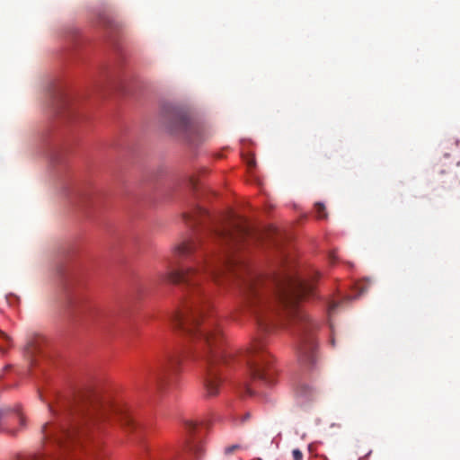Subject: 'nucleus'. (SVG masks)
Masks as SVG:
<instances>
[{
	"mask_svg": "<svg viewBox=\"0 0 460 460\" xmlns=\"http://www.w3.org/2000/svg\"><path fill=\"white\" fill-rule=\"evenodd\" d=\"M185 428L190 431L192 432L197 428V423L193 420H186L184 422Z\"/></svg>",
	"mask_w": 460,
	"mask_h": 460,
	"instance_id": "1a4fd4ad",
	"label": "nucleus"
},
{
	"mask_svg": "<svg viewBox=\"0 0 460 460\" xmlns=\"http://www.w3.org/2000/svg\"><path fill=\"white\" fill-rule=\"evenodd\" d=\"M338 305H339V304H338V303H334V302H333V303H332V304L330 305V306H329V314H332V313L335 310V308H336Z\"/></svg>",
	"mask_w": 460,
	"mask_h": 460,
	"instance_id": "ddd939ff",
	"label": "nucleus"
},
{
	"mask_svg": "<svg viewBox=\"0 0 460 460\" xmlns=\"http://www.w3.org/2000/svg\"><path fill=\"white\" fill-rule=\"evenodd\" d=\"M66 424L56 426L51 433L48 431L50 423L42 427L46 438L66 450L75 444L83 447L82 439L90 430H103L115 422L133 441H140L144 430L126 406L97 394H89L76 401L66 411Z\"/></svg>",
	"mask_w": 460,
	"mask_h": 460,
	"instance_id": "f03ea898",
	"label": "nucleus"
},
{
	"mask_svg": "<svg viewBox=\"0 0 460 460\" xmlns=\"http://www.w3.org/2000/svg\"><path fill=\"white\" fill-rule=\"evenodd\" d=\"M254 165H255V161H254V160H251V161L249 162V166H250V167H252V166H254Z\"/></svg>",
	"mask_w": 460,
	"mask_h": 460,
	"instance_id": "4468645a",
	"label": "nucleus"
},
{
	"mask_svg": "<svg viewBox=\"0 0 460 460\" xmlns=\"http://www.w3.org/2000/svg\"><path fill=\"white\" fill-rule=\"evenodd\" d=\"M292 456H293L294 460H302L303 459V454L297 448H296L292 451Z\"/></svg>",
	"mask_w": 460,
	"mask_h": 460,
	"instance_id": "9b49d317",
	"label": "nucleus"
},
{
	"mask_svg": "<svg viewBox=\"0 0 460 460\" xmlns=\"http://www.w3.org/2000/svg\"><path fill=\"white\" fill-rule=\"evenodd\" d=\"M183 218L193 228L204 226V233L174 246V255L189 259L190 265L179 269L170 265L161 278L183 288L185 302L168 315V320L175 330L194 340L191 358L200 370L206 395L219 394L220 367H232L241 360L233 350L223 348L222 330L210 313L202 287L208 277L217 284L226 277L236 285L243 309L261 332L273 330L277 319L282 325L294 326L298 333V360L304 367L313 368L317 361V346L312 332L315 324L298 305L302 297L313 292V284L288 269L273 276H262L243 260L234 258V250L255 238L247 221L234 213L216 218L208 212H187Z\"/></svg>",
	"mask_w": 460,
	"mask_h": 460,
	"instance_id": "f257e3e1",
	"label": "nucleus"
},
{
	"mask_svg": "<svg viewBox=\"0 0 460 460\" xmlns=\"http://www.w3.org/2000/svg\"><path fill=\"white\" fill-rule=\"evenodd\" d=\"M85 454L91 460L95 459V456H94L95 453L93 452V450L85 448Z\"/></svg>",
	"mask_w": 460,
	"mask_h": 460,
	"instance_id": "f8f14e48",
	"label": "nucleus"
},
{
	"mask_svg": "<svg viewBox=\"0 0 460 460\" xmlns=\"http://www.w3.org/2000/svg\"><path fill=\"white\" fill-rule=\"evenodd\" d=\"M250 417V415L247 413L245 416H244V419H248Z\"/></svg>",
	"mask_w": 460,
	"mask_h": 460,
	"instance_id": "f3484780",
	"label": "nucleus"
},
{
	"mask_svg": "<svg viewBox=\"0 0 460 460\" xmlns=\"http://www.w3.org/2000/svg\"><path fill=\"white\" fill-rule=\"evenodd\" d=\"M334 259H335V256L333 254H331L330 255V260H331L332 262L334 261Z\"/></svg>",
	"mask_w": 460,
	"mask_h": 460,
	"instance_id": "2eb2a0df",
	"label": "nucleus"
},
{
	"mask_svg": "<svg viewBox=\"0 0 460 460\" xmlns=\"http://www.w3.org/2000/svg\"><path fill=\"white\" fill-rule=\"evenodd\" d=\"M181 358L178 354L167 353L157 364L146 373L145 378L154 382L159 389L171 385L179 372Z\"/></svg>",
	"mask_w": 460,
	"mask_h": 460,
	"instance_id": "39448f33",
	"label": "nucleus"
},
{
	"mask_svg": "<svg viewBox=\"0 0 460 460\" xmlns=\"http://www.w3.org/2000/svg\"><path fill=\"white\" fill-rule=\"evenodd\" d=\"M332 345L334 346V339H332Z\"/></svg>",
	"mask_w": 460,
	"mask_h": 460,
	"instance_id": "dca6fc26",
	"label": "nucleus"
},
{
	"mask_svg": "<svg viewBox=\"0 0 460 460\" xmlns=\"http://www.w3.org/2000/svg\"><path fill=\"white\" fill-rule=\"evenodd\" d=\"M242 361L245 362L253 379L268 385L274 384L275 372L272 368V358L265 350L260 337L256 338L251 349L243 354Z\"/></svg>",
	"mask_w": 460,
	"mask_h": 460,
	"instance_id": "7ed1b4c3",
	"label": "nucleus"
},
{
	"mask_svg": "<svg viewBox=\"0 0 460 460\" xmlns=\"http://www.w3.org/2000/svg\"><path fill=\"white\" fill-rule=\"evenodd\" d=\"M239 448H240L239 445H232V446L225 447L224 452L226 455H231Z\"/></svg>",
	"mask_w": 460,
	"mask_h": 460,
	"instance_id": "9d476101",
	"label": "nucleus"
},
{
	"mask_svg": "<svg viewBox=\"0 0 460 460\" xmlns=\"http://www.w3.org/2000/svg\"><path fill=\"white\" fill-rule=\"evenodd\" d=\"M314 210H315L316 217L318 219H324L327 217V213H326V208H325L324 204H323L321 202L315 203Z\"/></svg>",
	"mask_w": 460,
	"mask_h": 460,
	"instance_id": "6e6552de",
	"label": "nucleus"
},
{
	"mask_svg": "<svg viewBox=\"0 0 460 460\" xmlns=\"http://www.w3.org/2000/svg\"><path fill=\"white\" fill-rule=\"evenodd\" d=\"M70 306L79 315H82L89 320L95 321L99 316V309L94 306H84L76 299H71Z\"/></svg>",
	"mask_w": 460,
	"mask_h": 460,
	"instance_id": "423d86ee",
	"label": "nucleus"
},
{
	"mask_svg": "<svg viewBox=\"0 0 460 460\" xmlns=\"http://www.w3.org/2000/svg\"><path fill=\"white\" fill-rule=\"evenodd\" d=\"M163 124L172 135L178 136L191 143L203 139V128L190 120L189 116L177 109L168 110L163 116Z\"/></svg>",
	"mask_w": 460,
	"mask_h": 460,
	"instance_id": "20e7f679",
	"label": "nucleus"
},
{
	"mask_svg": "<svg viewBox=\"0 0 460 460\" xmlns=\"http://www.w3.org/2000/svg\"><path fill=\"white\" fill-rule=\"evenodd\" d=\"M298 396L302 397L305 401L314 400L318 395V391L308 385H302L297 391Z\"/></svg>",
	"mask_w": 460,
	"mask_h": 460,
	"instance_id": "0eeeda50",
	"label": "nucleus"
}]
</instances>
